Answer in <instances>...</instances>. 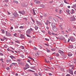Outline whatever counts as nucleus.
<instances>
[{
    "label": "nucleus",
    "instance_id": "obj_1",
    "mask_svg": "<svg viewBox=\"0 0 76 76\" xmlns=\"http://www.w3.org/2000/svg\"><path fill=\"white\" fill-rule=\"evenodd\" d=\"M54 32H57V28H56V27H53L52 28Z\"/></svg>",
    "mask_w": 76,
    "mask_h": 76
},
{
    "label": "nucleus",
    "instance_id": "obj_2",
    "mask_svg": "<svg viewBox=\"0 0 76 76\" xmlns=\"http://www.w3.org/2000/svg\"><path fill=\"white\" fill-rule=\"evenodd\" d=\"M51 25L52 28H54L55 27H56V24L55 23H52L51 24Z\"/></svg>",
    "mask_w": 76,
    "mask_h": 76
},
{
    "label": "nucleus",
    "instance_id": "obj_3",
    "mask_svg": "<svg viewBox=\"0 0 76 76\" xmlns=\"http://www.w3.org/2000/svg\"><path fill=\"white\" fill-rule=\"evenodd\" d=\"M70 20L71 21H73V20H75V18L74 16L71 17L70 18Z\"/></svg>",
    "mask_w": 76,
    "mask_h": 76
},
{
    "label": "nucleus",
    "instance_id": "obj_4",
    "mask_svg": "<svg viewBox=\"0 0 76 76\" xmlns=\"http://www.w3.org/2000/svg\"><path fill=\"white\" fill-rule=\"evenodd\" d=\"M31 32V30L30 29H28V30H27L26 32V33L27 34H30V33Z\"/></svg>",
    "mask_w": 76,
    "mask_h": 76
},
{
    "label": "nucleus",
    "instance_id": "obj_5",
    "mask_svg": "<svg viewBox=\"0 0 76 76\" xmlns=\"http://www.w3.org/2000/svg\"><path fill=\"white\" fill-rule=\"evenodd\" d=\"M69 73L71 74V75H73V70L71 69H69Z\"/></svg>",
    "mask_w": 76,
    "mask_h": 76
},
{
    "label": "nucleus",
    "instance_id": "obj_6",
    "mask_svg": "<svg viewBox=\"0 0 76 76\" xmlns=\"http://www.w3.org/2000/svg\"><path fill=\"white\" fill-rule=\"evenodd\" d=\"M6 35H7V36H10V35H11V34H10L8 32L6 31Z\"/></svg>",
    "mask_w": 76,
    "mask_h": 76
},
{
    "label": "nucleus",
    "instance_id": "obj_7",
    "mask_svg": "<svg viewBox=\"0 0 76 76\" xmlns=\"http://www.w3.org/2000/svg\"><path fill=\"white\" fill-rule=\"evenodd\" d=\"M34 2L36 4H38V3H39V1H38L37 0H35L34 1Z\"/></svg>",
    "mask_w": 76,
    "mask_h": 76
},
{
    "label": "nucleus",
    "instance_id": "obj_8",
    "mask_svg": "<svg viewBox=\"0 0 76 76\" xmlns=\"http://www.w3.org/2000/svg\"><path fill=\"white\" fill-rule=\"evenodd\" d=\"M66 12L68 13V14H69V15H70V13H69V12H70V10H69L67 9L66 10Z\"/></svg>",
    "mask_w": 76,
    "mask_h": 76
},
{
    "label": "nucleus",
    "instance_id": "obj_9",
    "mask_svg": "<svg viewBox=\"0 0 76 76\" xmlns=\"http://www.w3.org/2000/svg\"><path fill=\"white\" fill-rule=\"evenodd\" d=\"M39 54H40V53L39 52H37L35 54V55L36 56H38Z\"/></svg>",
    "mask_w": 76,
    "mask_h": 76
},
{
    "label": "nucleus",
    "instance_id": "obj_10",
    "mask_svg": "<svg viewBox=\"0 0 76 76\" xmlns=\"http://www.w3.org/2000/svg\"><path fill=\"white\" fill-rule=\"evenodd\" d=\"M33 15H36V13H37V11H35V10H33Z\"/></svg>",
    "mask_w": 76,
    "mask_h": 76
},
{
    "label": "nucleus",
    "instance_id": "obj_11",
    "mask_svg": "<svg viewBox=\"0 0 76 76\" xmlns=\"http://www.w3.org/2000/svg\"><path fill=\"white\" fill-rule=\"evenodd\" d=\"M26 67H27V69L29 68V65L28 64H26Z\"/></svg>",
    "mask_w": 76,
    "mask_h": 76
},
{
    "label": "nucleus",
    "instance_id": "obj_12",
    "mask_svg": "<svg viewBox=\"0 0 76 76\" xmlns=\"http://www.w3.org/2000/svg\"><path fill=\"white\" fill-rule=\"evenodd\" d=\"M10 58H12V60H13V58H14L15 59L16 58L15 57H14V56H10Z\"/></svg>",
    "mask_w": 76,
    "mask_h": 76
},
{
    "label": "nucleus",
    "instance_id": "obj_13",
    "mask_svg": "<svg viewBox=\"0 0 76 76\" xmlns=\"http://www.w3.org/2000/svg\"><path fill=\"white\" fill-rule=\"evenodd\" d=\"M54 20H55V22H58V20L57 18H54Z\"/></svg>",
    "mask_w": 76,
    "mask_h": 76
},
{
    "label": "nucleus",
    "instance_id": "obj_14",
    "mask_svg": "<svg viewBox=\"0 0 76 76\" xmlns=\"http://www.w3.org/2000/svg\"><path fill=\"white\" fill-rule=\"evenodd\" d=\"M70 39H71V41H72V42L75 41V40H74V39L72 37H71L70 38Z\"/></svg>",
    "mask_w": 76,
    "mask_h": 76
},
{
    "label": "nucleus",
    "instance_id": "obj_15",
    "mask_svg": "<svg viewBox=\"0 0 76 76\" xmlns=\"http://www.w3.org/2000/svg\"><path fill=\"white\" fill-rule=\"evenodd\" d=\"M68 56H69V57H71L72 56V53H68Z\"/></svg>",
    "mask_w": 76,
    "mask_h": 76
},
{
    "label": "nucleus",
    "instance_id": "obj_16",
    "mask_svg": "<svg viewBox=\"0 0 76 76\" xmlns=\"http://www.w3.org/2000/svg\"><path fill=\"white\" fill-rule=\"evenodd\" d=\"M74 12V10L72 9L71 11V14H73Z\"/></svg>",
    "mask_w": 76,
    "mask_h": 76
},
{
    "label": "nucleus",
    "instance_id": "obj_17",
    "mask_svg": "<svg viewBox=\"0 0 76 76\" xmlns=\"http://www.w3.org/2000/svg\"><path fill=\"white\" fill-rule=\"evenodd\" d=\"M29 58H30V59H31L32 60H33V61H34V59H33L32 58H31V56H28Z\"/></svg>",
    "mask_w": 76,
    "mask_h": 76
},
{
    "label": "nucleus",
    "instance_id": "obj_18",
    "mask_svg": "<svg viewBox=\"0 0 76 76\" xmlns=\"http://www.w3.org/2000/svg\"><path fill=\"white\" fill-rule=\"evenodd\" d=\"M59 26L60 28L61 29H63V27H62V24H61Z\"/></svg>",
    "mask_w": 76,
    "mask_h": 76
},
{
    "label": "nucleus",
    "instance_id": "obj_19",
    "mask_svg": "<svg viewBox=\"0 0 76 76\" xmlns=\"http://www.w3.org/2000/svg\"><path fill=\"white\" fill-rule=\"evenodd\" d=\"M1 31H2V34H4V30H3V29H1Z\"/></svg>",
    "mask_w": 76,
    "mask_h": 76
},
{
    "label": "nucleus",
    "instance_id": "obj_20",
    "mask_svg": "<svg viewBox=\"0 0 76 76\" xmlns=\"http://www.w3.org/2000/svg\"><path fill=\"white\" fill-rule=\"evenodd\" d=\"M39 76H42V74L41 73L39 72Z\"/></svg>",
    "mask_w": 76,
    "mask_h": 76
},
{
    "label": "nucleus",
    "instance_id": "obj_21",
    "mask_svg": "<svg viewBox=\"0 0 76 76\" xmlns=\"http://www.w3.org/2000/svg\"><path fill=\"white\" fill-rule=\"evenodd\" d=\"M35 30H37L38 29V27L37 26H35Z\"/></svg>",
    "mask_w": 76,
    "mask_h": 76
},
{
    "label": "nucleus",
    "instance_id": "obj_22",
    "mask_svg": "<svg viewBox=\"0 0 76 76\" xmlns=\"http://www.w3.org/2000/svg\"><path fill=\"white\" fill-rule=\"evenodd\" d=\"M13 2L15 3H18V1H14Z\"/></svg>",
    "mask_w": 76,
    "mask_h": 76
},
{
    "label": "nucleus",
    "instance_id": "obj_23",
    "mask_svg": "<svg viewBox=\"0 0 76 76\" xmlns=\"http://www.w3.org/2000/svg\"><path fill=\"white\" fill-rule=\"evenodd\" d=\"M60 56V55H59V54H58V53H57L56 54V57H58V56Z\"/></svg>",
    "mask_w": 76,
    "mask_h": 76
},
{
    "label": "nucleus",
    "instance_id": "obj_24",
    "mask_svg": "<svg viewBox=\"0 0 76 76\" xmlns=\"http://www.w3.org/2000/svg\"><path fill=\"white\" fill-rule=\"evenodd\" d=\"M70 67H72V69H74V66H73V65H71Z\"/></svg>",
    "mask_w": 76,
    "mask_h": 76
},
{
    "label": "nucleus",
    "instance_id": "obj_25",
    "mask_svg": "<svg viewBox=\"0 0 76 76\" xmlns=\"http://www.w3.org/2000/svg\"><path fill=\"white\" fill-rule=\"evenodd\" d=\"M21 38H24V36H23V35L22 34L21 35Z\"/></svg>",
    "mask_w": 76,
    "mask_h": 76
},
{
    "label": "nucleus",
    "instance_id": "obj_26",
    "mask_svg": "<svg viewBox=\"0 0 76 76\" xmlns=\"http://www.w3.org/2000/svg\"><path fill=\"white\" fill-rule=\"evenodd\" d=\"M52 35H57V34H54V33H52Z\"/></svg>",
    "mask_w": 76,
    "mask_h": 76
},
{
    "label": "nucleus",
    "instance_id": "obj_27",
    "mask_svg": "<svg viewBox=\"0 0 76 76\" xmlns=\"http://www.w3.org/2000/svg\"><path fill=\"white\" fill-rule=\"evenodd\" d=\"M25 11H22V15H24V14H25Z\"/></svg>",
    "mask_w": 76,
    "mask_h": 76
},
{
    "label": "nucleus",
    "instance_id": "obj_28",
    "mask_svg": "<svg viewBox=\"0 0 76 76\" xmlns=\"http://www.w3.org/2000/svg\"><path fill=\"white\" fill-rule=\"evenodd\" d=\"M19 28H20V29H23V26H21L19 27Z\"/></svg>",
    "mask_w": 76,
    "mask_h": 76
},
{
    "label": "nucleus",
    "instance_id": "obj_29",
    "mask_svg": "<svg viewBox=\"0 0 76 76\" xmlns=\"http://www.w3.org/2000/svg\"><path fill=\"white\" fill-rule=\"evenodd\" d=\"M59 13H60V14H61V10H60L59 11Z\"/></svg>",
    "mask_w": 76,
    "mask_h": 76
},
{
    "label": "nucleus",
    "instance_id": "obj_30",
    "mask_svg": "<svg viewBox=\"0 0 76 76\" xmlns=\"http://www.w3.org/2000/svg\"><path fill=\"white\" fill-rule=\"evenodd\" d=\"M33 49L34 50H37V48L35 47H34Z\"/></svg>",
    "mask_w": 76,
    "mask_h": 76
},
{
    "label": "nucleus",
    "instance_id": "obj_31",
    "mask_svg": "<svg viewBox=\"0 0 76 76\" xmlns=\"http://www.w3.org/2000/svg\"><path fill=\"white\" fill-rule=\"evenodd\" d=\"M59 53H64V52L63 51L60 50Z\"/></svg>",
    "mask_w": 76,
    "mask_h": 76
},
{
    "label": "nucleus",
    "instance_id": "obj_32",
    "mask_svg": "<svg viewBox=\"0 0 76 76\" xmlns=\"http://www.w3.org/2000/svg\"><path fill=\"white\" fill-rule=\"evenodd\" d=\"M4 39H7V38H6L5 37H4Z\"/></svg>",
    "mask_w": 76,
    "mask_h": 76
},
{
    "label": "nucleus",
    "instance_id": "obj_33",
    "mask_svg": "<svg viewBox=\"0 0 76 76\" xmlns=\"http://www.w3.org/2000/svg\"><path fill=\"white\" fill-rule=\"evenodd\" d=\"M55 11L56 12H58V9H55Z\"/></svg>",
    "mask_w": 76,
    "mask_h": 76
},
{
    "label": "nucleus",
    "instance_id": "obj_34",
    "mask_svg": "<svg viewBox=\"0 0 76 76\" xmlns=\"http://www.w3.org/2000/svg\"><path fill=\"white\" fill-rule=\"evenodd\" d=\"M12 64L13 65H16V63H12Z\"/></svg>",
    "mask_w": 76,
    "mask_h": 76
},
{
    "label": "nucleus",
    "instance_id": "obj_35",
    "mask_svg": "<svg viewBox=\"0 0 76 76\" xmlns=\"http://www.w3.org/2000/svg\"><path fill=\"white\" fill-rule=\"evenodd\" d=\"M24 70H26L28 68L26 67H24L23 68Z\"/></svg>",
    "mask_w": 76,
    "mask_h": 76
},
{
    "label": "nucleus",
    "instance_id": "obj_36",
    "mask_svg": "<svg viewBox=\"0 0 76 76\" xmlns=\"http://www.w3.org/2000/svg\"><path fill=\"white\" fill-rule=\"evenodd\" d=\"M41 31L42 32H43V33H45V31L44 30H42Z\"/></svg>",
    "mask_w": 76,
    "mask_h": 76
},
{
    "label": "nucleus",
    "instance_id": "obj_37",
    "mask_svg": "<svg viewBox=\"0 0 76 76\" xmlns=\"http://www.w3.org/2000/svg\"><path fill=\"white\" fill-rule=\"evenodd\" d=\"M27 37H30V38H31V37L30 36V35H28V34H27Z\"/></svg>",
    "mask_w": 76,
    "mask_h": 76
},
{
    "label": "nucleus",
    "instance_id": "obj_38",
    "mask_svg": "<svg viewBox=\"0 0 76 76\" xmlns=\"http://www.w3.org/2000/svg\"><path fill=\"white\" fill-rule=\"evenodd\" d=\"M48 33L49 34V35H51V32H50V31H49L48 32Z\"/></svg>",
    "mask_w": 76,
    "mask_h": 76
},
{
    "label": "nucleus",
    "instance_id": "obj_39",
    "mask_svg": "<svg viewBox=\"0 0 76 76\" xmlns=\"http://www.w3.org/2000/svg\"><path fill=\"white\" fill-rule=\"evenodd\" d=\"M18 13H20L21 14H22V12L20 11H19L18 12Z\"/></svg>",
    "mask_w": 76,
    "mask_h": 76
},
{
    "label": "nucleus",
    "instance_id": "obj_40",
    "mask_svg": "<svg viewBox=\"0 0 76 76\" xmlns=\"http://www.w3.org/2000/svg\"><path fill=\"white\" fill-rule=\"evenodd\" d=\"M34 75H35V76H38V74L37 73H35Z\"/></svg>",
    "mask_w": 76,
    "mask_h": 76
},
{
    "label": "nucleus",
    "instance_id": "obj_41",
    "mask_svg": "<svg viewBox=\"0 0 76 76\" xmlns=\"http://www.w3.org/2000/svg\"><path fill=\"white\" fill-rule=\"evenodd\" d=\"M21 57L22 58H23V57H24V56H23V55H21Z\"/></svg>",
    "mask_w": 76,
    "mask_h": 76
},
{
    "label": "nucleus",
    "instance_id": "obj_42",
    "mask_svg": "<svg viewBox=\"0 0 76 76\" xmlns=\"http://www.w3.org/2000/svg\"><path fill=\"white\" fill-rule=\"evenodd\" d=\"M52 51H55L56 50V49H51Z\"/></svg>",
    "mask_w": 76,
    "mask_h": 76
},
{
    "label": "nucleus",
    "instance_id": "obj_43",
    "mask_svg": "<svg viewBox=\"0 0 76 76\" xmlns=\"http://www.w3.org/2000/svg\"><path fill=\"white\" fill-rule=\"evenodd\" d=\"M1 41H4V39H1Z\"/></svg>",
    "mask_w": 76,
    "mask_h": 76
},
{
    "label": "nucleus",
    "instance_id": "obj_44",
    "mask_svg": "<svg viewBox=\"0 0 76 76\" xmlns=\"http://www.w3.org/2000/svg\"><path fill=\"white\" fill-rule=\"evenodd\" d=\"M41 6L42 7H45L44 5H41Z\"/></svg>",
    "mask_w": 76,
    "mask_h": 76
},
{
    "label": "nucleus",
    "instance_id": "obj_45",
    "mask_svg": "<svg viewBox=\"0 0 76 76\" xmlns=\"http://www.w3.org/2000/svg\"><path fill=\"white\" fill-rule=\"evenodd\" d=\"M66 76H70V74H67L66 75Z\"/></svg>",
    "mask_w": 76,
    "mask_h": 76
},
{
    "label": "nucleus",
    "instance_id": "obj_46",
    "mask_svg": "<svg viewBox=\"0 0 76 76\" xmlns=\"http://www.w3.org/2000/svg\"><path fill=\"white\" fill-rule=\"evenodd\" d=\"M17 61H20V59H18L17 60Z\"/></svg>",
    "mask_w": 76,
    "mask_h": 76
},
{
    "label": "nucleus",
    "instance_id": "obj_47",
    "mask_svg": "<svg viewBox=\"0 0 76 76\" xmlns=\"http://www.w3.org/2000/svg\"><path fill=\"white\" fill-rule=\"evenodd\" d=\"M7 70H9V69H10V68H9V67H8L7 68Z\"/></svg>",
    "mask_w": 76,
    "mask_h": 76
},
{
    "label": "nucleus",
    "instance_id": "obj_48",
    "mask_svg": "<svg viewBox=\"0 0 76 76\" xmlns=\"http://www.w3.org/2000/svg\"><path fill=\"white\" fill-rule=\"evenodd\" d=\"M49 76H51L52 75V74L51 73H49Z\"/></svg>",
    "mask_w": 76,
    "mask_h": 76
},
{
    "label": "nucleus",
    "instance_id": "obj_49",
    "mask_svg": "<svg viewBox=\"0 0 76 76\" xmlns=\"http://www.w3.org/2000/svg\"><path fill=\"white\" fill-rule=\"evenodd\" d=\"M13 29V27H10V29L12 30Z\"/></svg>",
    "mask_w": 76,
    "mask_h": 76
},
{
    "label": "nucleus",
    "instance_id": "obj_50",
    "mask_svg": "<svg viewBox=\"0 0 76 76\" xmlns=\"http://www.w3.org/2000/svg\"><path fill=\"white\" fill-rule=\"evenodd\" d=\"M5 1L6 2H9V0H5Z\"/></svg>",
    "mask_w": 76,
    "mask_h": 76
},
{
    "label": "nucleus",
    "instance_id": "obj_51",
    "mask_svg": "<svg viewBox=\"0 0 76 76\" xmlns=\"http://www.w3.org/2000/svg\"><path fill=\"white\" fill-rule=\"evenodd\" d=\"M31 19H32V21H33V22L34 23H35V20H34L33 19H32V18H31Z\"/></svg>",
    "mask_w": 76,
    "mask_h": 76
},
{
    "label": "nucleus",
    "instance_id": "obj_52",
    "mask_svg": "<svg viewBox=\"0 0 76 76\" xmlns=\"http://www.w3.org/2000/svg\"><path fill=\"white\" fill-rule=\"evenodd\" d=\"M7 50L8 51H11V50H10V49H9V48L7 49Z\"/></svg>",
    "mask_w": 76,
    "mask_h": 76
},
{
    "label": "nucleus",
    "instance_id": "obj_53",
    "mask_svg": "<svg viewBox=\"0 0 76 76\" xmlns=\"http://www.w3.org/2000/svg\"><path fill=\"white\" fill-rule=\"evenodd\" d=\"M45 70H48V69L47 68H45Z\"/></svg>",
    "mask_w": 76,
    "mask_h": 76
},
{
    "label": "nucleus",
    "instance_id": "obj_54",
    "mask_svg": "<svg viewBox=\"0 0 76 76\" xmlns=\"http://www.w3.org/2000/svg\"><path fill=\"white\" fill-rule=\"evenodd\" d=\"M16 28H18V26H16V27H15V29H16Z\"/></svg>",
    "mask_w": 76,
    "mask_h": 76
},
{
    "label": "nucleus",
    "instance_id": "obj_55",
    "mask_svg": "<svg viewBox=\"0 0 76 76\" xmlns=\"http://www.w3.org/2000/svg\"><path fill=\"white\" fill-rule=\"evenodd\" d=\"M70 39H68V40L67 41L68 42H69L70 41Z\"/></svg>",
    "mask_w": 76,
    "mask_h": 76
},
{
    "label": "nucleus",
    "instance_id": "obj_56",
    "mask_svg": "<svg viewBox=\"0 0 76 76\" xmlns=\"http://www.w3.org/2000/svg\"><path fill=\"white\" fill-rule=\"evenodd\" d=\"M16 35H17V34H16V33H15L14 35V36H15V37L16 36Z\"/></svg>",
    "mask_w": 76,
    "mask_h": 76
},
{
    "label": "nucleus",
    "instance_id": "obj_57",
    "mask_svg": "<svg viewBox=\"0 0 76 76\" xmlns=\"http://www.w3.org/2000/svg\"><path fill=\"white\" fill-rule=\"evenodd\" d=\"M45 62H46V63H48V62L47 61V60L46 59H45Z\"/></svg>",
    "mask_w": 76,
    "mask_h": 76
},
{
    "label": "nucleus",
    "instance_id": "obj_58",
    "mask_svg": "<svg viewBox=\"0 0 76 76\" xmlns=\"http://www.w3.org/2000/svg\"><path fill=\"white\" fill-rule=\"evenodd\" d=\"M51 51L50 50H48V53H50Z\"/></svg>",
    "mask_w": 76,
    "mask_h": 76
},
{
    "label": "nucleus",
    "instance_id": "obj_59",
    "mask_svg": "<svg viewBox=\"0 0 76 76\" xmlns=\"http://www.w3.org/2000/svg\"><path fill=\"white\" fill-rule=\"evenodd\" d=\"M7 12L8 13V14L9 15H10V12H8V11H7Z\"/></svg>",
    "mask_w": 76,
    "mask_h": 76
},
{
    "label": "nucleus",
    "instance_id": "obj_60",
    "mask_svg": "<svg viewBox=\"0 0 76 76\" xmlns=\"http://www.w3.org/2000/svg\"><path fill=\"white\" fill-rule=\"evenodd\" d=\"M30 30H31V31H33V29H32V28H30Z\"/></svg>",
    "mask_w": 76,
    "mask_h": 76
},
{
    "label": "nucleus",
    "instance_id": "obj_61",
    "mask_svg": "<svg viewBox=\"0 0 76 76\" xmlns=\"http://www.w3.org/2000/svg\"><path fill=\"white\" fill-rule=\"evenodd\" d=\"M49 19H52V17H49L48 18Z\"/></svg>",
    "mask_w": 76,
    "mask_h": 76
},
{
    "label": "nucleus",
    "instance_id": "obj_62",
    "mask_svg": "<svg viewBox=\"0 0 76 76\" xmlns=\"http://www.w3.org/2000/svg\"><path fill=\"white\" fill-rule=\"evenodd\" d=\"M48 24H49V25L50 24V23H51V22H50L49 21V22H48Z\"/></svg>",
    "mask_w": 76,
    "mask_h": 76
},
{
    "label": "nucleus",
    "instance_id": "obj_63",
    "mask_svg": "<svg viewBox=\"0 0 76 76\" xmlns=\"http://www.w3.org/2000/svg\"><path fill=\"white\" fill-rule=\"evenodd\" d=\"M22 48H23V49H24V47L22 46Z\"/></svg>",
    "mask_w": 76,
    "mask_h": 76
},
{
    "label": "nucleus",
    "instance_id": "obj_64",
    "mask_svg": "<svg viewBox=\"0 0 76 76\" xmlns=\"http://www.w3.org/2000/svg\"><path fill=\"white\" fill-rule=\"evenodd\" d=\"M74 74H76V71H75V72H74Z\"/></svg>",
    "mask_w": 76,
    "mask_h": 76
}]
</instances>
